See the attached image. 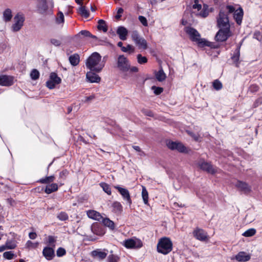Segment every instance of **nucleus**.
<instances>
[{
	"label": "nucleus",
	"mask_w": 262,
	"mask_h": 262,
	"mask_svg": "<svg viewBox=\"0 0 262 262\" xmlns=\"http://www.w3.org/2000/svg\"><path fill=\"white\" fill-rule=\"evenodd\" d=\"M103 224L109 228L111 230H114L115 228V225L113 221L110 220L108 218H103L101 219V221Z\"/></svg>",
	"instance_id": "393cba45"
},
{
	"label": "nucleus",
	"mask_w": 262,
	"mask_h": 262,
	"mask_svg": "<svg viewBox=\"0 0 262 262\" xmlns=\"http://www.w3.org/2000/svg\"><path fill=\"white\" fill-rule=\"evenodd\" d=\"M5 246L7 249H13L16 246L15 243L11 241H7L6 243Z\"/></svg>",
	"instance_id": "8fccbe9b"
},
{
	"label": "nucleus",
	"mask_w": 262,
	"mask_h": 262,
	"mask_svg": "<svg viewBox=\"0 0 262 262\" xmlns=\"http://www.w3.org/2000/svg\"><path fill=\"white\" fill-rule=\"evenodd\" d=\"M129 60L124 55H120L116 59L115 68L120 72L124 73L123 78H126L129 68Z\"/></svg>",
	"instance_id": "7ed1b4c3"
},
{
	"label": "nucleus",
	"mask_w": 262,
	"mask_h": 262,
	"mask_svg": "<svg viewBox=\"0 0 262 262\" xmlns=\"http://www.w3.org/2000/svg\"><path fill=\"white\" fill-rule=\"evenodd\" d=\"M79 13L82 16L88 18L90 16L89 12L86 9L85 6L80 5V7L78 9Z\"/></svg>",
	"instance_id": "c756f323"
},
{
	"label": "nucleus",
	"mask_w": 262,
	"mask_h": 262,
	"mask_svg": "<svg viewBox=\"0 0 262 262\" xmlns=\"http://www.w3.org/2000/svg\"><path fill=\"white\" fill-rule=\"evenodd\" d=\"M192 8L193 9H197L198 10H200L202 8V6L198 4V1L195 0L194 1V4L192 6Z\"/></svg>",
	"instance_id": "052dcab7"
},
{
	"label": "nucleus",
	"mask_w": 262,
	"mask_h": 262,
	"mask_svg": "<svg viewBox=\"0 0 262 262\" xmlns=\"http://www.w3.org/2000/svg\"><path fill=\"white\" fill-rule=\"evenodd\" d=\"M69 172L67 170H64L60 172L59 176L60 178L64 179L68 174Z\"/></svg>",
	"instance_id": "680f3d73"
},
{
	"label": "nucleus",
	"mask_w": 262,
	"mask_h": 262,
	"mask_svg": "<svg viewBox=\"0 0 262 262\" xmlns=\"http://www.w3.org/2000/svg\"><path fill=\"white\" fill-rule=\"evenodd\" d=\"M108 259L109 262H117L118 260L117 256L113 254L110 255L108 257Z\"/></svg>",
	"instance_id": "13d9d810"
},
{
	"label": "nucleus",
	"mask_w": 262,
	"mask_h": 262,
	"mask_svg": "<svg viewBox=\"0 0 262 262\" xmlns=\"http://www.w3.org/2000/svg\"><path fill=\"white\" fill-rule=\"evenodd\" d=\"M152 89L154 90V93L156 95L160 94L163 90V88L155 86H152Z\"/></svg>",
	"instance_id": "5fc2aeb1"
},
{
	"label": "nucleus",
	"mask_w": 262,
	"mask_h": 262,
	"mask_svg": "<svg viewBox=\"0 0 262 262\" xmlns=\"http://www.w3.org/2000/svg\"><path fill=\"white\" fill-rule=\"evenodd\" d=\"M217 24L220 28L230 29L229 18L226 12V10H221L217 17Z\"/></svg>",
	"instance_id": "39448f33"
},
{
	"label": "nucleus",
	"mask_w": 262,
	"mask_h": 262,
	"mask_svg": "<svg viewBox=\"0 0 262 262\" xmlns=\"http://www.w3.org/2000/svg\"><path fill=\"white\" fill-rule=\"evenodd\" d=\"M144 113L148 116H152L153 115L152 113L150 111H146Z\"/></svg>",
	"instance_id": "338daca9"
},
{
	"label": "nucleus",
	"mask_w": 262,
	"mask_h": 262,
	"mask_svg": "<svg viewBox=\"0 0 262 262\" xmlns=\"http://www.w3.org/2000/svg\"><path fill=\"white\" fill-rule=\"evenodd\" d=\"M61 79L55 73H51L50 76V79L47 81L46 85L50 89H53L56 84H59Z\"/></svg>",
	"instance_id": "f8f14e48"
},
{
	"label": "nucleus",
	"mask_w": 262,
	"mask_h": 262,
	"mask_svg": "<svg viewBox=\"0 0 262 262\" xmlns=\"http://www.w3.org/2000/svg\"><path fill=\"white\" fill-rule=\"evenodd\" d=\"M85 65L91 71L100 72L104 67L105 63L101 61V56L97 52H94L88 58Z\"/></svg>",
	"instance_id": "f03ea898"
},
{
	"label": "nucleus",
	"mask_w": 262,
	"mask_h": 262,
	"mask_svg": "<svg viewBox=\"0 0 262 262\" xmlns=\"http://www.w3.org/2000/svg\"><path fill=\"white\" fill-rule=\"evenodd\" d=\"M56 241V239L54 236L50 235L48 237L47 243L48 244V245L49 246L52 247V248L55 247V243Z\"/></svg>",
	"instance_id": "c03bdc74"
},
{
	"label": "nucleus",
	"mask_w": 262,
	"mask_h": 262,
	"mask_svg": "<svg viewBox=\"0 0 262 262\" xmlns=\"http://www.w3.org/2000/svg\"><path fill=\"white\" fill-rule=\"evenodd\" d=\"M198 167L203 170L211 174H214L217 172V169L214 168L210 163L204 160H200L198 163Z\"/></svg>",
	"instance_id": "9d476101"
},
{
	"label": "nucleus",
	"mask_w": 262,
	"mask_h": 262,
	"mask_svg": "<svg viewBox=\"0 0 262 262\" xmlns=\"http://www.w3.org/2000/svg\"><path fill=\"white\" fill-rule=\"evenodd\" d=\"M138 62L140 64H144L147 62V59L145 56H142L141 54H138L137 56Z\"/></svg>",
	"instance_id": "a18cd8bd"
},
{
	"label": "nucleus",
	"mask_w": 262,
	"mask_h": 262,
	"mask_svg": "<svg viewBox=\"0 0 262 262\" xmlns=\"http://www.w3.org/2000/svg\"><path fill=\"white\" fill-rule=\"evenodd\" d=\"M123 245L128 249H138L142 247V241L138 238H129L123 242Z\"/></svg>",
	"instance_id": "1a4fd4ad"
},
{
	"label": "nucleus",
	"mask_w": 262,
	"mask_h": 262,
	"mask_svg": "<svg viewBox=\"0 0 262 262\" xmlns=\"http://www.w3.org/2000/svg\"><path fill=\"white\" fill-rule=\"evenodd\" d=\"M14 81V77L10 75H0V85L9 86L13 84Z\"/></svg>",
	"instance_id": "4468645a"
},
{
	"label": "nucleus",
	"mask_w": 262,
	"mask_h": 262,
	"mask_svg": "<svg viewBox=\"0 0 262 262\" xmlns=\"http://www.w3.org/2000/svg\"><path fill=\"white\" fill-rule=\"evenodd\" d=\"M86 214L89 218L98 221L99 222H101V219L103 217L100 213L93 210H88L86 212Z\"/></svg>",
	"instance_id": "412c9836"
},
{
	"label": "nucleus",
	"mask_w": 262,
	"mask_h": 262,
	"mask_svg": "<svg viewBox=\"0 0 262 262\" xmlns=\"http://www.w3.org/2000/svg\"><path fill=\"white\" fill-rule=\"evenodd\" d=\"M25 16L23 13H18L14 17V23L12 26L13 32H17L24 25Z\"/></svg>",
	"instance_id": "6e6552de"
},
{
	"label": "nucleus",
	"mask_w": 262,
	"mask_h": 262,
	"mask_svg": "<svg viewBox=\"0 0 262 262\" xmlns=\"http://www.w3.org/2000/svg\"><path fill=\"white\" fill-rule=\"evenodd\" d=\"M138 71V68L136 67H132L129 62V68L128 69V72L136 73Z\"/></svg>",
	"instance_id": "bf43d9fd"
},
{
	"label": "nucleus",
	"mask_w": 262,
	"mask_h": 262,
	"mask_svg": "<svg viewBox=\"0 0 262 262\" xmlns=\"http://www.w3.org/2000/svg\"><path fill=\"white\" fill-rule=\"evenodd\" d=\"M57 218L60 221H66L68 219V214L64 212H61L57 215Z\"/></svg>",
	"instance_id": "09e8293b"
},
{
	"label": "nucleus",
	"mask_w": 262,
	"mask_h": 262,
	"mask_svg": "<svg viewBox=\"0 0 262 262\" xmlns=\"http://www.w3.org/2000/svg\"><path fill=\"white\" fill-rule=\"evenodd\" d=\"M66 253V250L61 247L59 248L56 251V254L58 257H61L64 255Z\"/></svg>",
	"instance_id": "3c124183"
},
{
	"label": "nucleus",
	"mask_w": 262,
	"mask_h": 262,
	"mask_svg": "<svg viewBox=\"0 0 262 262\" xmlns=\"http://www.w3.org/2000/svg\"><path fill=\"white\" fill-rule=\"evenodd\" d=\"M97 28L99 30H102L104 32H106L107 31V27L104 20L103 19H100L99 20Z\"/></svg>",
	"instance_id": "c85d7f7f"
},
{
	"label": "nucleus",
	"mask_w": 262,
	"mask_h": 262,
	"mask_svg": "<svg viewBox=\"0 0 262 262\" xmlns=\"http://www.w3.org/2000/svg\"><path fill=\"white\" fill-rule=\"evenodd\" d=\"M156 77L159 81H163L165 79L166 76L163 70H160L156 73Z\"/></svg>",
	"instance_id": "2f4dec72"
},
{
	"label": "nucleus",
	"mask_w": 262,
	"mask_h": 262,
	"mask_svg": "<svg viewBox=\"0 0 262 262\" xmlns=\"http://www.w3.org/2000/svg\"><path fill=\"white\" fill-rule=\"evenodd\" d=\"M50 42L52 45L54 46L58 47L61 45V41L55 38H52L50 39Z\"/></svg>",
	"instance_id": "864d4df0"
},
{
	"label": "nucleus",
	"mask_w": 262,
	"mask_h": 262,
	"mask_svg": "<svg viewBox=\"0 0 262 262\" xmlns=\"http://www.w3.org/2000/svg\"><path fill=\"white\" fill-rule=\"evenodd\" d=\"M79 35H82L84 37H89L93 38H96V37L93 35H92L89 31L86 30H82L81 31L79 34Z\"/></svg>",
	"instance_id": "79ce46f5"
},
{
	"label": "nucleus",
	"mask_w": 262,
	"mask_h": 262,
	"mask_svg": "<svg viewBox=\"0 0 262 262\" xmlns=\"http://www.w3.org/2000/svg\"><path fill=\"white\" fill-rule=\"evenodd\" d=\"M231 35L230 29L220 28L215 36V39L218 41H224L227 40Z\"/></svg>",
	"instance_id": "9b49d317"
},
{
	"label": "nucleus",
	"mask_w": 262,
	"mask_h": 262,
	"mask_svg": "<svg viewBox=\"0 0 262 262\" xmlns=\"http://www.w3.org/2000/svg\"><path fill=\"white\" fill-rule=\"evenodd\" d=\"M38 242L33 243L31 241H28L26 244V247L28 249H35L38 247Z\"/></svg>",
	"instance_id": "4c0bfd02"
},
{
	"label": "nucleus",
	"mask_w": 262,
	"mask_h": 262,
	"mask_svg": "<svg viewBox=\"0 0 262 262\" xmlns=\"http://www.w3.org/2000/svg\"><path fill=\"white\" fill-rule=\"evenodd\" d=\"M139 20L141 22V23L144 26H147L148 23L146 18L143 16H139Z\"/></svg>",
	"instance_id": "6e6d98bb"
},
{
	"label": "nucleus",
	"mask_w": 262,
	"mask_h": 262,
	"mask_svg": "<svg viewBox=\"0 0 262 262\" xmlns=\"http://www.w3.org/2000/svg\"><path fill=\"white\" fill-rule=\"evenodd\" d=\"M142 196L144 203L145 204H147L148 200V193L145 187L143 186H142Z\"/></svg>",
	"instance_id": "473e14b6"
},
{
	"label": "nucleus",
	"mask_w": 262,
	"mask_h": 262,
	"mask_svg": "<svg viewBox=\"0 0 262 262\" xmlns=\"http://www.w3.org/2000/svg\"><path fill=\"white\" fill-rule=\"evenodd\" d=\"M58 190V185L56 183H52L46 186L45 189V192L47 194H50Z\"/></svg>",
	"instance_id": "a878e982"
},
{
	"label": "nucleus",
	"mask_w": 262,
	"mask_h": 262,
	"mask_svg": "<svg viewBox=\"0 0 262 262\" xmlns=\"http://www.w3.org/2000/svg\"><path fill=\"white\" fill-rule=\"evenodd\" d=\"M112 207L113 211L115 213H120L122 210V206L118 202H114Z\"/></svg>",
	"instance_id": "7c9ffc66"
},
{
	"label": "nucleus",
	"mask_w": 262,
	"mask_h": 262,
	"mask_svg": "<svg viewBox=\"0 0 262 262\" xmlns=\"http://www.w3.org/2000/svg\"><path fill=\"white\" fill-rule=\"evenodd\" d=\"M234 258L238 261L245 262L250 259V256L245 252H239Z\"/></svg>",
	"instance_id": "4be33fe9"
},
{
	"label": "nucleus",
	"mask_w": 262,
	"mask_h": 262,
	"mask_svg": "<svg viewBox=\"0 0 262 262\" xmlns=\"http://www.w3.org/2000/svg\"><path fill=\"white\" fill-rule=\"evenodd\" d=\"M114 187L120 192L123 199L126 200L127 203L130 205L132 204V200L128 190L127 189L122 188L119 186H116Z\"/></svg>",
	"instance_id": "f3484780"
},
{
	"label": "nucleus",
	"mask_w": 262,
	"mask_h": 262,
	"mask_svg": "<svg viewBox=\"0 0 262 262\" xmlns=\"http://www.w3.org/2000/svg\"><path fill=\"white\" fill-rule=\"evenodd\" d=\"M212 85L213 86V88L216 90V91H219V90H220L222 89L223 88V85H222V83H221V82L220 81H219V80L216 79V80H215L213 82H212Z\"/></svg>",
	"instance_id": "ea45409f"
},
{
	"label": "nucleus",
	"mask_w": 262,
	"mask_h": 262,
	"mask_svg": "<svg viewBox=\"0 0 262 262\" xmlns=\"http://www.w3.org/2000/svg\"><path fill=\"white\" fill-rule=\"evenodd\" d=\"M86 77L88 80L92 83H98L101 80L100 77L98 75L92 72H88Z\"/></svg>",
	"instance_id": "b1692460"
},
{
	"label": "nucleus",
	"mask_w": 262,
	"mask_h": 262,
	"mask_svg": "<svg viewBox=\"0 0 262 262\" xmlns=\"http://www.w3.org/2000/svg\"><path fill=\"white\" fill-rule=\"evenodd\" d=\"M188 134L192 137L195 141H198L199 140L200 135L199 134H195L191 132H188Z\"/></svg>",
	"instance_id": "4d7b16f0"
},
{
	"label": "nucleus",
	"mask_w": 262,
	"mask_h": 262,
	"mask_svg": "<svg viewBox=\"0 0 262 262\" xmlns=\"http://www.w3.org/2000/svg\"><path fill=\"white\" fill-rule=\"evenodd\" d=\"M42 254L47 260H52L55 256L54 250L52 247H46L43 249Z\"/></svg>",
	"instance_id": "6ab92c4d"
},
{
	"label": "nucleus",
	"mask_w": 262,
	"mask_h": 262,
	"mask_svg": "<svg viewBox=\"0 0 262 262\" xmlns=\"http://www.w3.org/2000/svg\"><path fill=\"white\" fill-rule=\"evenodd\" d=\"M70 63L73 66H77L79 62V56L77 54H74L69 57Z\"/></svg>",
	"instance_id": "bb28decb"
},
{
	"label": "nucleus",
	"mask_w": 262,
	"mask_h": 262,
	"mask_svg": "<svg viewBox=\"0 0 262 262\" xmlns=\"http://www.w3.org/2000/svg\"><path fill=\"white\" fill-rule=\"evenodd\" d=\"M194 237L200 241H205L208 239L207 233L203 230L196 228L193 232Z\"/></svg>",
	"instance_id": "2eb2a0df"
},
{
	"label": "nucleus",
	"mask_w": 262,
	"mask_h": 262,
	"mask_svg": "<svg viewBox=\"0 0 262 262\" xmlns=\"http://www.w3.org/2000/svg\"><path fill=\"white\" fill-rule=\"evenodd\" d=\"M117 33L121 40H125L127 38L128 31L125 27L120 26L118 28Z\"/></svg>",
	"instance_id": "5701e85b"
},
{
	"label": "nucleus",
	"mask_w": 262,
	"mask_h": 262,
	"mask_svg": "<svg viewBox=\"0 0 262 262\" xmlns=\"http://www.w3.org/2000/svg\"><path fill=\"white\" fill-rule=\"evenodd\" d=\"M29 237L31 239H34L37 237V234L35 232H30L29 234Z\"/></svg>",
	"instance_id": "0e129e2a"
},
{
	"label": "nucleus",
	"mask_w": 262,
	"mask_h": 262,
	"mask_svg": "<svg viewBox=\"0 0 262 262\" xmlns=\"http://www.w3.org/2000/svg\"><path fill=\"white\" fill-rule=\"evenodd\" d=\"M157 248L159 253L166 255L171 251L172 243L169 238L162 237L159 239Z\"/></svg>",
	"instance_id": "20e7f679"
},
{
	"label": "nucleus",
	"mask_w": 262,
	"mask_h": 262,
	"mask_svg": "<svg viewBox=\"0 0 262 262\" xmlns=\"http://www.w3.org/2000/svg\"><path fill=\"white\" fill-rule=\"evenodd\" d=\"M15 256L14 252L13 251H7L3 253V257L7 259H12Z\"/></svg>",
	"instance_id": "a19ab883"
},
{
	"label": "nucleus",
	"mask_w": 262,
	"mask_h": 262,
	"mask_svg": "<svg viewBox=\"0 0 262 262\" xmlns=\"http://www.w3.org/2000/svg\"><path fill=\"white\" fill-rule=\"evenodd\" d=\"M122 51H123V52H127L128 51L134 52V48L132 45H127V46L126 47H124L123 48H122Z\"/></svg>",
	"instance_id": "603ef678"
},
{
	"label": "nucleus",
	"mask_w": 262,
	"mask_h": 262,
	"mask_svg": "<svg viewBox=\"0 0 262 262\" xmlns=\"http://www.w3.org/2000/svg\"><path fill=\"white\" fill-rule=\"evenodd\" d=\"M98 227L97 225H93L91 226V230L93 233L96 235H101L103 234V231H98Z\"/></svg>",
	"instance_id": "de8ad7c7"
},
{
	"label": "nucleus",
	"mask_w": 262,
	"mask_h": 262,
	"mask_svg": "<svg viewBox=\"0 0 262 262\" xmlns=\"http://www.w3.org/2000/svg\"><path fill=\"white\" fill-rule=\"evenodd\" d=\"M94 98V96L91 95L89 97H86L84 98V100H82L84 102H88L92 100H93Z\"/></svg>",
	"instance_id": "69168bd1"
},
{
	"label": "nucleus",
	"mask_w": 262,
	"mask_h": 262,
	"mask_svg": "<svg viewBox=\"0 0 262 262\" xmlns=\"http://www.w3.org/2000/svg\"><path fill=\"white\" fill-rule=\"evenodd\" d=\"M30 76L32 79L36 80L39 78V72L37 70L33 69L30 73Z\"/></svg>",
	"instance_id": "49530a36"
},
{
	"label": "nucleus",
	"mask_w": 262,
	"mask_h": 262,
	"mask_svg": "<svg viewBox=\"0 0 262 262\" xmlns=\"http://www.w3.org/2000/svg\"><path fill=\"white\" fill-rule=\"evenodd\" d=\"M53 0H38V7L41 11H45L49 7L53 8Z\"/></svg>",
	"instance_id": "dca6fc26"
},
{
	"label": "nucleus",
	"mask_w": 262,
	"mask_h": 262,
	"mask_svg": "<svg viewBox=\"0 0 262 262\" xmlns=\"http://www.w3.org/2000/svg\"><path fill=\"white\" fill-rule=\"evenodd\" d=\"M106 251H107V250L105 249H104L103 250L97 249L92 251V255L99 259H104L107 255V253L106 252Z\"/></svg>",
	"instance_id": "aec40b11"
},
{
	"label": "nucleus",
	"mask_w": 262,
	"mask_h": 262,
	"mask_svg": "<svg viewBox=\"0 0 262 262\" xmlns=\"http://www.w3.org/2000/svg\"><path fill=\"white\" fill-rule=\"evenodd\" d=\"M3 17L5 21H10L12 17V11L10 9H6L3 12Z\"/></svg>",
	"instance_id": "cd10ccee"
},
{
	"label": "nucleus",
	"mask_w": 262,
	"mask_h": 262,
	"mask_svg": "<svg viewBox=\"0 0 262 262\" xmlns=\"http://www.w3.org/2000/svg\"><path fill=\"white\" fill-rule=\"evenodd\" d=\"M240 46H238L231 58L234 62H237L240 55Z\"/></svg>",
	"instance_id": "72a5a7b5"
},
{
	"label": "nucleus",
	"mask_w": 262,
	"mask_h": 262,
	"mask_svg": "<svg viewBox=\"0 0 262 262\" xmlns=\"http://www.w3.org/2000/svg\"><path fill=\"white\" fill-rule=\"evenodd\" d=\"M235 186L244 193H249L251 191V187L246 182L238 181L236 183Z\"/></svg>",
	"instance_id": "a211bd4d"
},
{
	"label": "nucleus",
	"mask_w": 262,
	"mask_h": 262,
	"mask_svg": "<svg viewBox=\"0 0 262 262\" xmlns=\"http://www.w3.org/2000/svg\"><path fill=\"white\" fill-rule=\"evenodd\" d=\"M55 179V177L54 176H51L49 177H47L45 178H42L39 180V182L42 184H47L50 183L54 181Z\"/></svg>",
	"instance_id": "c9c22d12"
},
{
	"label": "nucleus",
	"mask_w": 262,
	"mask_h": 262,
	"mask_svg": "<svg viewBox=\"0 0 262 262\" xmlns=\"http://www.w3.org/2000/svg\"><path fill=\"white\" fill-rule=\"evenodd\" d=\"M209 14L208 7L207 5H204L203 11L200 13V15L202 17H206Z\"/></svg>",
	"instance_id": "37998d69"
},
{
	"label": "nucleus",
	"mask_w": 262,
	"mask_h": 262,
	"mask_svg": "<svg viewBox=\"0 0 262 262\" xmlns=\"http://www.w3.org/2000/svg\"><path fill=\"white\" fill-rule=\"evenodd\" d=\"M64 21V17L63 14L61 12H59L57 13L56 18V23L58 24H63Z\"/></svg>",
	"instance_id": "e433bc0d"
},
{
	"label": "nucleus",
	"mask_w": 262,
	"mask_h": 262,
	"mask_svg": "<svg viewBox=\"0 0 262 262\" xmlns=\"http://www.w3.org/2000/svg\"><path fill=\"white\" fill-rule=\"evenodd\" d=\"M185 32L189 35L191 41L195 42L200 47L205 46L215 48L213 43L201 38V35L194 28L191 27H186L184 29Z\"/></svg>",
	"instance_id": "f257e3e1"
},
{
	"label": "nucleus",
	"mask_w": 262,
	"mask_h": 262,
	"mask_svg": "<svg viewBox=\"0 0 262 262\" xmlns=\"http://www.w3.org/2000/svg\"><path fill=\"white\" fill-rule=\"evenodd\" d=\"M167 147L171 150H177L181 152L187 151L186 148L180 142L169 141L167 142Z\"/></svg>",
	"instance_id": "ddd939ff"
},
{
	"label": "nucleus",
	"mask_w": 262,
	"mask_h": 262,
	"mask_svg": "<svg viewBox=\"0 0 262 262\" xmlns=\"http://www.w3.org/2000/svg\"><path fill=\"white\" fill-rule=\"evenodd\" d=\"M255 233L256 230L253 228H251L244 232L242 235L245 237H250L254 235Z\"/></svg>",
	"instance_id": "58836bf2"
},
{
	"label": "nucleus",
	"mask_w": 262,
	"mask_h": 262,
	"mask_svg": "<svg viewBox=\"0 0 262 262\" xmlns=\"http://www.w3.org/2000/svg\"><path fill=\"white\" fill-rule=\"evenodd\" d=\"M6 249H7V248L6 247L5 245L0 246V252H2L3 251H5Z\"/></svg>",
	"instance_id": "774afa93"
},
{
	"label": "nucleus",
	"mask_w": 262,
	"mask_h": 262,
	"mask_svg": "<svg viewBox=\"0 0 262 262\" xmlns=\"http://www.w3.org/2000/svg\"><path fill=\"white\" fill-rule=\"evenodd\" d=\"M226 10L229 13H234L233 17L236 22L238 25L241 24L244 14L242 8L239 7L237 9L235 10L233 6L228 5L226 7Z\"/></svg>",
	"instance_id": "0eeeda50"
},
{
	"label": "nucleus",
	"mask_w": 262,
	"mask_h": 262,
	"mask_svg": "<svg viewBox=\"0 0 262 262\" xmlns=\"http://www.w3.org/2000/svg\"><path fill=\"white\" fill-rule=\"evenodd\" d=\"M123 12V9L121 8L118 9L117 11V14L116 15L115 17L116 19H119L120 18L121 16V14Z\"/></svg>",
	"instance_id": "e2e57ef3"
},
{
	"label": "nucleus",
	"mask_w": 262,
	"mask_h": 262,
	"mask_svg": "<svg viewBox=\"0 0 262 262\" xmlns=\"http://www.w3.org/2000/svg\"><path fill=\"white\" fill-rule=\"evenodd\" d=\"M100 186L105 193L108 195L111 194V189L109 185L105 183H101Z\"/></svg>",
	"instance_id": "f704fd0d"
},
{
	"label": "nucleus",
	"mask_w": 262,
	"mask_h": 262,
	"mask_svg": "<svg viewBox=\"0 0 262 262\" xmlns=\"http://www.w3.org/2000/svg\"><path fill=\"white\" fill-rule=\"evenodd\" d=\"M131 37L139 49L146 50L147 48V42L142 37L140 36L137 31H133L131 32Z\"/></svg>",
	"instance_id": "423d86ee"
}]
</instances>
